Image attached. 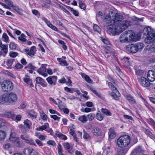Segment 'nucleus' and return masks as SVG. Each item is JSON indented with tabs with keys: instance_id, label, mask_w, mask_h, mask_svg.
<instances>
[{
	"instance_id": "f257e3e1",
	"label": "nucleus",
	"mask_w": 155,
	"mask_h": 155,
	"mask_svg": "<svg viewBox=\"0 0 155 155\" xmlns=\"http://www.w3.org/2000/svg\"><path fill=\"white\" fill-rule=\"evenodd\" d=\"M123 17L118 13L112 12L110 13L106 17L105 19L110 22L113 21V25H111L108 30L110 28L115 29L123 19Z\"/></svg>"
},
{
	"instance_id": "f03ea898",
	"label": "nucleus",
	"mask_w": 155,
	"mask_h": 155,
	"mask_svg": "<svg viewBox=\"0 0 155 155\" xmlns=\"http://www.w3.org/2000/svg\"><path fill=\"white\" fill-rule=\"evenodd\" d=\"M131 25V22L130 21L124 20L118 24L115 29L110 28L109 30H107V32L110 34L117 35L124 31Z\"/></svg>"
},
{
	"instance_id": "7ed1b4c3",
	"label": "nucleus",
	"mask_w": 155,
	"mask_h": 155,
	"mask_svg": "<svg viewBox=\"0 0 155 155\" xmlns=\"http://www.w3.org/2000/svg\"><path fill=\"white\" fill-rule=\"evenodd\" d=\"M137 39L135 33L130 30L124 32L120 35L119 38L120 41L121 43L131 41H136Z\"/></svg>"
},
{
	"instance_id": "20e7f679",
	"label": "nucleus",
	"mask_w": 155,
	"mask_h": 155,
	"mask_svg": "<svg viewBox=\"0 0 155 155\" xmlns=\"http://www.w3.org/2000/svg\"><path fill=\"white\" fill-rule=\"evenodd\" d=\"M143 34L147 36L145 39V42L150 44L155 40V33L153 30L150 27H145L143 30Z\"/></svg>"
},
{
	"instance_id": "39448f33",
	"label": "nucleus",
	"mask_w": 155,
	"mask_h": 155,
	"mask_svg": "<svg viewBox=\"0 0 155 155\" xmlns=\"http://www.w3.org/2000/svg\"><path fill=\"white\" fill-rule=\"evenodd\" d=\"M130 142V137L127 135L120 137L117 140V144L120 147H127Z\"/></svg>"
},
{
	"instance_id": "423d86ee",
	"label": "nucleus",
	"mask_w": 155,
	"mask_h": 155,
	"mask_svg": "<svg viewBox=\"0 0 155 155\" xmlns=\"http://www.w3.org/2000/svg\"><path fill=\"white\" fill-rule=\"evenodd\" d=\"M144 47L142 43H138L136 44H131L127 45L126 48V50L132 53H135L139 50L142 49Z\"/></svg>"
},
{
	"instance_id": "0eeeda50",
	"label": "nucleus",
	"mask_w": 155,
	"mask_h": 155,
	"mask_svg": "<svg viewBox=\"0 0 155 155\" xmlns=\"http://www.w3.org/2000/svg\"><path fill=\"white\" fill-rule=\"evenodd\" d=\"M2 90L4 92L10 91L13 88L12 83L10 81H5L1 84Z\"/></svg>"
},
{
	"instance_id": "6e6552de",
	"label": "nucleus",
	"mask_w": 155,
	"mask_h": 155,
	"mask_svg": "<svg viewBox=\"0 0 155 155\" xmlns=\"http://www.w3.org/2000/svg\"><path fill=\"white\" fill-rule=\"evenodd\" d=\"M16 136V134L15 133H12L11 134L9 139L10 141L13 142L17 147H19L21 146V143L19 138Z\"/></svg>"
},
{
	"instance_id": "1a4fd4ad",
	"label": "nucleus",
	"mask_w": 155,
	"mask_h": 155,
	"mask_svg": "<svg viewBox=\"0 0 155 155\" xmlns=\"http://www.w3.org/2000/svg\"><path fill=\"white\" fill-rule=\"evenodd\" d=\"M140 84L144 87H149L150 84L149 81L143 77H140L138 78Z\"/></svg>"
},
{
	"instance_id": "9d476101",
	"label": "nucleus",
	"mask_w": 155,
	"mask_h": 155,
	"mask_svg": "<svg viewBox=\"0 0 155 155\" xmlns=\"http://www.w3.org/2000/svg\"><path fill=\"white\" fill-rule=\"evenodd\" d=\"M91 132L93 135L96 137H98L102 135V130L97 127H94L92 128Z\"/></svg>"
},
{
	"instance_id": "9b49d317",
	"label": "nucleus",
	"mask_w": 155,
	"mask_h": 155,
	"mask_svg": "<svg viewBox=\"0 0 155 155\" xmlns=\"http://www.w3.org/2000/svg\"><path fill=\"white\" fill-rule=\"evenodd\" d=\"M47 65L44 64L41 65V67L37 71V72L40 74L43 75L44 77H46L48 74L46 73L47 71L46 68H45Z\"/></svg>"
},
{
	"instance_id": "f8f14e48",
	"label": "nucleus",
	"mask_w": 155,
	"mask_h": 155,
	"mask_svg": "<svg viewBox=\"0 0 155 155\" xmlns=\"http://www.w3.org/2000/svg\"><path fill=\"white\" fill-rule=\"evenodd\" d=\"M23 153L25 155H37V153L31 148H27L25 149Z\"/></svg>"
},
{
	"instance_id": "ddd939ff",
	"label": "nucleus",
	"mask_w": 155,
	"mask_h": 155,
	"mask_svg": "<svg viewBox=\"0 0 155 155\" xmlns=\"http://www.w3.org/2000/svg\"><path fill=\"white\" fill-rule=\"evenodd\" d=\"M57 77L56 76H51L47 78L46 80L48 84L51 85H55Z\"/></svg>"
},
{
	"instance_id": "4468645a",
	"label": "nucleus",
	"mask_w": 155,
	"mask_h": 155,
	"mask_svg": "<svg viewBox=\"0 0 155 155\" xmlns=\"http://www.w3.org/2000/svg\"><path fill=\"white\" fill-rule=\"evenodd\" d=\"M24 123L26 128L23 130V132L24 134H27L28 132V129H30V126L31 125V123L29 120L26 119L24 120Z\"/></svg>"
},
{
	"instance_id": "2eb2a0df",
	"label": "nucleus",
	"mask_w": 155,
	"mask_h": 155,
	"mask_svg": "<svg viewBox=\"0 0 155 155\" xmlns=\"http://www.w3.org/2000/svg\"><path fill=\"white\" fill-rule=\"evenodd\" d=\"M147 78L148 80L153 81L155 80V72L152 70L149 71L147 73Z\"/></svg>"
},
{
	"instance_id": "dca6fc26",
	"label": "nucleus",
	"mask_w": 155,
	"mask_h": 155,
	"mask_svg": "<svg viewBox=\"0 0 155 155\" xmlns=\"http://www.w3.org/2000/svg\"><path fill=\"white\" fill-rule=\"evenodd\" d=\"M25 51L30 56L34 55L36 51V48L35 46H33L30 48V50L28 49H25Z\"/></svg>"
},
{
	"instance_id": "f3484780",
	"label": "nucleus",
	"mask_w": 155,
	"mask_h": 155,
	"mask_svg": "<svg viewBox=\"0 0 155 155\" xmlns=\"http://www.w3.org/2000/svg\"><path fill=\"white\" fill-rule=\"evenodd\" d=\"M36 83L40 84L43 87H45L47 86V83L46 81L42 78L40 77H37L35 79Z\"/></svg>"
},
{
	"instance_id": "a211bd4d",
	"label": "nucleus",
	"mask_w": 155,
	"mask_h": 155,
	"mask_svg": "<svg viewBox=\"0 0 155 155\" xmlns=\"http://www.w3.org/2000/svg\"><path fill=\"white\" fill-rule=\"evenodd\" d=\"M8 5L10 7H12L13 9L15 11L19 14L21 15H23V11L22 9L19 8L17 6L14 5L12 2Z\"/></svg>"
},
{
	"instance_id": "6ab92c4d",
	"label": "nucleus",
	"mask_w": 155,
	"mask_h": 155,
	"mask_svg": "<svg viewBox=\"0 0 155 155\" xmlns=\"http://www.w3.org/2000/svg\"><path fill=\"white\" fill-rule=\"evenodd\" d=\"M113 52L112 50L109 47L107 46L104 49L103 53L105 57L108 58L110 56V53Z\"/></svg>"
},
{
	"instance_id": "aec40b11",
	"label": "nucleus",
	"mask_w": 155,
	"mask_h": 155,
	"mask_svg": "<svg viewBox=\"0 0 155 155\" xmlns=\"http://www.w3.org/2000/svg\"><path fill=\"white\" fill-rule=\"evenodd\" d=\"M9 102H15L17 99V96L16 94L13 93H11L9 94Z\"/></svg>"
},
{
	"instance_id": "412c9836",
	"label": "nucleus",
	"mask_w": 155,
	"mask_h": 155,
	"mask_svg": "<svg viewBox=\"0 0 155 155\" xmlns=\"http://www.w3.org/2000/svg\"><path fill=\"white\" fill-rule=\"evenodd\" d=\"M35 68V67L33 66L31 63H29L25 68L26 69L29 73L31 74L33 73V71Z\"/></svg>"
},
{
	"instance_id": "4be33fe9",
	"label": "nucleus",
	"mask_w": 155,
	"mask_h": 155,
	"mask_svg": "<svg viewBox=\"0 0 155 155\" xmlns=\"http://www.w3.org/2000/svg\"><path fill=\"white\" fill-rule=\"evenodd\" d=\"M108 135L109 138L111 139H113L115 137L116 133L113 128H111L110 129Z\"/></svg>"
},
{
	"instance_id": "5701e85b",
	"label": "nucleus",
	"mask_w": 155,
	"mask_h": 155,
	"mask_svg": "<svg viewBox=\"0 0 155 155\" xmlns=\"http://www.w3.org/2000/svg\"><path fill=\"white\" fill-rule=\"evenodd\" d=\"M62 145L64 148L68 152H70L72 149V146L68 142L64 143H63Z\"/></svg>"
},
{
	"instance_id": "b1692460",
	"label": "nucleus",
	"mask_w": 155,
	"mask_h": 155,
	"mask_svg": "<svg viewBox=\"0 0 155 155\" xmlns=\"http://www.w3.org/2000/svg\"><path fill=\"white\" fill-rule=\"evenodd\" d=\"M128 147H126L120 150L118 153V155H125L129 150Z\"/></svg>"
},
{
	"instance_id": "393cba45",
	"label": "nucleus",
	"mask_w": 155,
	"mask_h": 155,
	"mask_svg": "<svg viewBox=\"0 0 155 155\" xmlns=\"http://www.w3.org/2000/svg\"><path fill=\"white\" fill-rule=\"evenodd\" d=\"M143 131L146 134L152 138L155 139V135L153 134L148 129H144Z\"/></svg>"
},
{
	"instance_id": "a878e982",
	"label": "nucleus",
	"mask_w": 155,
	"mask_h": 155,
	"mask_svg": "<svg viewBox=\"0 0 155 155\" xmlns=\"http://www.w3.org/2000/svg\"><path fill=\"white\" fill-rule=\"evenodd\" d=\"M49 125L48 123H45L44 125L39 127L37 128V130L38 131H42L49 127Z\"/></svg>"
},
{
	"instance_id": "bb28decb",
	"label": "nucleus",
	"mask_w": 155,
	"mask_h": 155,
	"mask_svg": "<svg viewBox=\"0 0 155 155\" xmlns=\"http://www.w3.org/2000/svg\"><path fill=\"white\" fill-rule=\"evenodd\" d=\"M23 80L27 84L30 85V86L34 87V85L32 83V81L31 79L29 78H25L23 79Z\"/></svg>"
},
{
	"instance_id": "cd10ccee",
	"label": "nucleus",
	"mask_w": 155,
	"mask_h": 155,
	"mask_svg": "<svg viewBox=\"0 0 155 155\" xmlns=\"http://www.w3.org/2000/svg\"><path fill=\"white\" fill-rule=\"evenodd\" d=\"M15 60L12 58L8 59L6 62V63L8 68H12L13 62Z\"/></svg>"
},
{
	"instance_id": "c85d7f7f",
	"label": "nucleus",
	"mask_w": 155,
	"mask_h": 155,
	"mask_svg": "<svg viewBox=\"0 0 155 155\" xmlns=\"http://www.w3.org/2000/svg\"><path fill=\"white\" fill-rule=\"evenodd\" d=\"M66 8L69 10L73 13V14L76 16H78L79 15V13L77 11L74 10L73 8L68 6H66Z\"/></svg>"
},
{
	"instance_id": "c756f323",
	"label": "nucleus",
	"mask_w": 155,
	"mask_h": 155,
	"mask_svg": "<svg viewBox=\"0 0 155 155\" xmlns=\"http://www.w3.org/2000/svg\"><path fill=\"white\" fill-rule=\"evenodd\" d=\"M78 120L83 123H86L87 120V117L85 115H82L79 117Z\"/></svg>"
},
{
	"instance_id": "7c9ffc66",
	"label": "nucleus",
	"mask_w": 155,
	"mask_h": 155,
	"mask_svg": "<svg viewBox=\"0 0 155 155\" xmlns=\"http://www.w3.org/2000/svg\"><path fill=\"white\" fill-rule=\"evenodd\" d=\"M28 113V115L31 117L36 118L37 117V114L34 111L31 110L29 111Z\"/></svg>"
},
{
	"instance_id": "2f4dec72",
	"label": "nucleus",
	"mask_w": 155,
	"mask_h": 155,
	"mask_svg": "<svg viewBox=\"0 0 155 155\" xmlns=\"http://www.w3.org/2000/svg\"><path fill=\"white\" fill-rule=\"evenodd\" d=\"M1 50L3 51L4 54H7L8 52V46L3 44L1 46Z\"/></svg>"
},
{
	"instance_id": "473e14b6",
	"label": "nucleus",
	"mask_w": 155,
	"mask_h": 155,
	"mask_svg": "<svg viewBox=\"0 0 155 155\" xmlns=\"http://www.w3.org/2000/svg\"><path fill=\"white\" fill-rule=\"evenodd\" d=\"M56 135L58 137L60 138L61 139L64 140H65L67 139V137L65 135L62 134L61 133L57 132L56 134Z\"/></svg>"
},
{
	"instance_id": "72a5a7b5",
	"label": "nucleus",
	"mask_w": 155,
	"mask_h": 155,
	"mask_svg": "<svg viewBox=\"0 0 155 155\" xmlns=\"http://www.w3.org/2000/svg\"><path fill=\"white\" fill-rule=\"evenodd\" d=\"M101 110L103 114L106 115L110 116L111 114V113L106 109L102 108Z\"/></svg>"
},
{
	"instance_id": "f704fd0d",
	"label": "nucleus",
	"mask_w": 155,
	"mask_h": 155,
	"mask_svg": "<svg viewBox=\"0 0 155 155\" xmlns=\"http://www.w3.org/2000/svg\"><path fill=\"white\" fill-rule=\"evenodd\" d=\"M57 59L61 65L64 66L68 65V64L66 61L62 60L61 58H58Z\"/></svg>"
},
{
	"instance_id": "c9c22d12",
	"label": "nucleus",
	"mask_w": 155,
	"mask_h": 155,
	"mask_svg": "<svg viewBox=\"0 0 155 155\" xmlns=\"http://www.w3.org/2000/svg\"><path fill=\"white\" fill-rule=\"evenodd\" d=\"M114 91V95L113 96L115 100H117L119 97L120 96V94L117 90Z\"/></svg>"
},
{
	"instance_id": "e433bc0d",
	"label": "nucleus",
	"mask_w": 155,
	"mask_h": 155,
	"mask_svg": "<svg viewBox=\"0 0 155 155\" xmlns=\"http://www.w3.org/2000/svg\"><path fill=\"white\" fill-rule=\"evenodd\" d=\"M2 40L6 43L8 42L9 41V39L8 36L7 34L4 33L3 34L2 36Z\"/></svg>"
},
{
	"instance_id": "4c0bfd02",
	"label": "nucleus",
	"mask_w": 155,
	"mask_h": 155,
	"mask_svg": "<svg viewBox=\"0 0 155 155\" xmlns=\"http://www.w3.org/2000/svg\"><path fill=\"white\" fill-rule=\"evenodd\" d=\"M6 137L5 132L3 130H0V140H4Z\"/></svg>"
},
{
	"instance_id": "58836bf2",
	"label": "nucleus",
	"mask_w": 155,
	"mask_h": 155,
	"mask_svg": "<svg viewBox=\"0 0 155 155\" xmlns=\"http://www.w3.org/2000/svg\"><path fill=\"white\" fill-rule=\"evenodd\" d=\"M4 103L5 102H9V94H4L2 95Z\"/></svg>"
},
{
	"instance_id": "ea45409f",
	"label": "nucleus",
	"mask_w": 155,
	"mask_h": 155,
	"mask_svg": "<svg viewBox=\"0 0 155 155\" xmlns=\"http://www.w3.org/2000/svg\"><path fill=\"white\" fill-rule=\"evenodd\" d=\"M127 97L128 100L130 102L132 103H134L135 102V100L134 99L133 97L131 95H128Z\"/></svg>"
},
{
	"instance_id": "a19ab883",
	"label": "nucleus",
	"mask_w": 155,
	"mask_h": 155,
	"mask_svg": "<svg viewBox=\"0 0 155 155\" xmlns=\"http://www.w3.org/2000/svg\"><path fill=\"white\" fill-rule=\"evenodd\" d=\"M25 35L22 33L20 36L18 37V39L23 42H25L27 41V39L25 38Z\"/></svg>"
},
{
	"instance_id": "79ce46f5",
	"label": "nucleus",
	"mask_w": 155,
	"mask_h": 155,
	"mask_svg": "<svg viewBox=\"0 0 155 155\" xmlns=\"http://www.w3.org/2000/svg\"><path fill=\"white\" fill-rule=\"evenodd\" d=\"M95 114L91 113L87 115V117L89 121H91L95 117Z\"/></svg>"
},
{
	"instance_id": "37998d69",
	"label": "nucleus",
	"mask_w": 155,
	"mask_h": 155,
	"mask_svg": "<svg viewBox=\"0 0 155 155\" xmlns=\"http://www.w3.org/2000/svg\"><path fill=\"white\" fill-rule=\"evenodd\" d=\"M90 89L91 91H92L94 94H95V95L99 97H101V95L96 90L94 89V88H92L91 87H90Z\"/></svg>"
},
{
	"instance_id": "c03bdc74",
	"label": "nucleus",
	"mask_w": 155,
	"mask_h": 155,
	"mask_svg": "<svg viewBox=\"0 0 155 155\" xmlns=\"http://www.w3.org/2000/svg\"><path fill=\"white\" fill-rule=\"evenodd\" d=\"M79 4L80 7L82 9L85 10L86 8V6L85 4L82 2L81 1L79 0Z\"/></svg>"
},
{
	"instance_id": "a18cd8bd",
	"label": "nucleus",
	"mask_w": 155,
	"mask_h": 155,
	"mask_svg": "<svg viewBox=\"0 0 155 155\" xmlns=\"http://www.w3.org/2000/svg\"><path fill=\"white\" fill-rule=\"evenodd\" d=\"M108 84L110 88L113 91H114L117 90L116 88L114 86V85L111 83L109 82Z\"/></svg>"
},
{
	"instance_id": "49530a36",
	"label": "nucleus",
	"mask_w": 155,
	"mask_h": 155,
	"mask_svg": "<svg viewBox=\"0 0 155 155\" xmlns=\"http://www.w3.org/2000/svg\"><path fill=\"white\" fill-rule=\"evenodd\" d=\"M94 30L98 33H100L101 31L100 28L97 25L95 24L93 26Z\"/></svg>"
},
{
	"instance_id": "de8ad7c7",
	"label": "nucleus",
	"mask_w": 155,
	"mask_h": 155,
	"mask_svg": "<svg viewBox=\"0 0 155 155\" xmlns=\"http://www.w3.org/2000/svg\"><path fill=\"white\" fill-rule=\"evenodd\" d=\"M18 54V53L16 52L11 51L9 53V56L12 58H15Z\"/></svg>"
},
{
	"instance_id": "09e8293b",
	"label": "nucleus",
	"mask_w": 155,
	"mask_h": 155,
	"mask_svg": "<svg viewBox=\"0 0 155 155\" xmlns=\"http://www.w3.org/2000/svg\"><path fill=\"white\" fill-rule=\"evenodd\" d=\"M84 138L87 140H88L90 139L91 137L86 132L84 131Z\"/></svg>"
},
{
	"instance_id": "8fccbe9b",
	"label": "nucleus",
	"mask_w": 155,
	"mask_h": 155,
	"mask_svg": "<svg viewBox=\"0 0 155 155\" xmlns=\"http://www.w3.org/2000/svg\"><path fill=\"white\" fill-rule=\"evenodd\" d=\"M16 48V45L12 42H11L9 44V48L12 50L15 49Z\"/></svg>"
},
{
	"instance_id": "3c124183",
	"label": "nucleus",
	"mask_w": 155,
	"mask_h": 155,
	"mask_svg": "<svg viewBox=\"0 0 155 155\" xmlns=\"http://www.w3.org/2000/svg\"><path fill=\"white\" fill-rule=\"evenodd\" d=\"M142 151V147L140 146H139L135 148L133 151V152L137 153Z\"/></svg>"
},
{
	"instance_id": "603ef678",
	"label": "nucleus",
	"mask_w": 155,
	"mask_h": 155,
	"mask_svg": "<svg viewBox=\"0 0 155 155\" xmlns=\"http://www.w3.org/2000/svg\"><path fill=\"white\" fill-rule=\"evenodd\" d=\"M96 118L98 120L100 121L102 120L103 118V116L102 115L99 113H97L96 115Z\"/></svg>"
},
{
	"instance_id": "864d4df0",
	"label": "nucleus",
	"mask_w": 155,
	"mask_h": 155,
	"mask_svg": "<svg viewBox=\"0 0 155 155\" xmlns=\"http://www.w3.org/2000/svg\"><path fill=\"white\" fill-rule=\"evenodd\" d=\"M7 115L8 118H11L13 120H15V114H14L11 113H8Z\"/></svg>"
},
{
	"instance_id": "5fc2aeb1",
	"label": "nucleus",
	"mask_w": 155,
	"mask_h": 155,
	"mask_svg": "<svg viewBox=\"0 0 155 155\" xmlns=\"http://www.w3.org/2000/svg\"><path fill=\"white\" fill-rule=\"evenodd\" d=\"M42 20L45 22L46 24L47 25L49 26V27L51 25H52L50 22V21H48L47 19L45 18H42Z\"/></svg>"
},
{
	"instance_id": "6e6d98bb",
	"label": "nucleus",
	"mask_w": 155,
	"mask_h": 155,
	"mask_svg": "<svg viewBox=\"0 0 155 155\" xmlns=\"http://www.w3.org/2000/svg\"><path fill=\"white\" fill-rule=\"evenodd\" d=\"M148 121L149 124L155 127V121L153 120L151 118H150L148 119Z\"/></svg>"
},
{
	"instance_id": "4d7b16f0",
	"label": "nucleus",
	"mask_w": 155,
	"mask_h": 155,
	"mask_svg": "<svg viewBox=\"0 0 155 155\" xmlns=\"http://www.w3.org/2000/svg\"><path fill=\"white\" fill-rule=\"evenodd\" d=\"M40 116L41 118L43 120H46L47 119V116L44 113H42L40 114Z\"/></svg>"
},
{
	"instance_id": "13d9d810",
	"label": "nucleus",
	"mask_w": 155,
	"mask_h": 155,
	"mask_svg": "<svg viewBox=\"0 0 155 155\" xmlns=\"http://www.w3.org/2000/svg\"><path fill=\"white\" fill-rule=\"evenodd\" d=\"M26 143L30 145L36 146V144L34 142V141L32 140L29 139H28L27 141H26Z\"/></svg>"
},
{
	"instance_id": "bf43d9fd",
	"label": "nucleus",
	"mask_w": 155,
	"mask_h": 155,
	"mask_svg": "<svg viewBox=\"0 0 155 155\" xmlns=\"http://www.w3.org/2000/svg\"><path fill=\"white\" fill-rule=\"evenodd\" d=\"M110 151V149L109 147H107L104 150L103 152V154H106V155H107V154L109 153Z\"/></svg>"
},
{
	"instance_id": "052dcab7",
	"label": "nucleus",
	"mask_w": 155,
	"mask_h": 155,
	"mask_svg": "<svg viewBox=\"0 0 155 155\" xmlns=\"http://www.w3.org/2000/svg\"><path fill=\"white\" fill-rule=\"evenodd\" d=\"M21 138L22 140H25L26 142V141H27L28 139H29V137L26 135H22L21 136Z\"/></svg>"
},
{
	"instance_id": "680f3d73",
	"label": "nucleus",
	"mask_w": 155,
	"mask_h": 155,
	"mask_svg": "<svg viewBox=\"0 0 155 155\" xmlns=\"http://www.w3.org/2000/svg\"><path fill=\"white\" fill-rule=\"evenodd\" d=\"M48 144L54 146L56 145V144L54 141L53 140H49L47 142Z\"/></svg>"
},
{
	"instance_id": "e2e57ef3",
	"label": "nucleus",
	"mask_w": 155,
	"mask_h": 155,
	"mask_svg": "<svg viewBox=\"0 0 155 155\" xmlns=\"http://www.w3.org/2000/svg\"><path fill=\"white\" fill-rule=\"evenodd\" d=\"M21 118V116L20 115H15V118L14 120H15L16 121V122L18 121H19L20 120Z\"/></svg>"
},
{
	"instance_id": "0e129e2a",
	"label": "nucleus",
	"mask_w": 155,
	"mask_h": 155,
	"mask_svg": "<svg viewBox=\"0 0 155 155\" xmlns=\"http://www.w3.org/2000/svg\"><path fill=\"white\" fill-rule=\"evenodd\" d=\"M32 12L33 14H34L35 15L37 16H39L40 15V14L38 12L37 10L35 9L32 10Z\"/></svg>"
},
{
	"instance_id": "69168bd1",
	"label": "nucleus",
	"mask_w": 155,
	"mask_h": 155,
	"mask_svg": "<svg viewBox=\"0 0 155 155\" xmlns=\"http://www.w3.org/2000/svg\"><path fill=\"white\" fill-rule=\"evenodd\" d=\"M85 80L88 82L91 83V80L90 78L87 75H85L84 77Z\"/></svg>"
},
{
	"instance_id": "338daca9",
	"label": "nucleus",
	"mask_w": 155,
	"mask_h": 155,
	"mask_svg": "<svg viewBox=\"0 0 155 155\" xmlns=\"http://www.w3.org/2000/svg\"><path fill=\"white\" fill-rule=\"evenodd\" d=\"M133 20L135 21H143V18H137L136 17H133Z\"/></svg>"
},
{
	"instance_id": "774afa93",
	"label": "nucleus",
	"mask_w": 155,
	"mask_h": 155,
	"mask_svg": "<svg viewBox=\"0 0 155 155\" xmlns=\"http://www.w3.org/2000/svg\"><path fill=\"white\" fill-rule=\"evenodd\" d=\"M15 67L16 69H18L22 68L23 67V66L21 64L18 63L16 64Z\"/></svg>"
}]
</instances>
